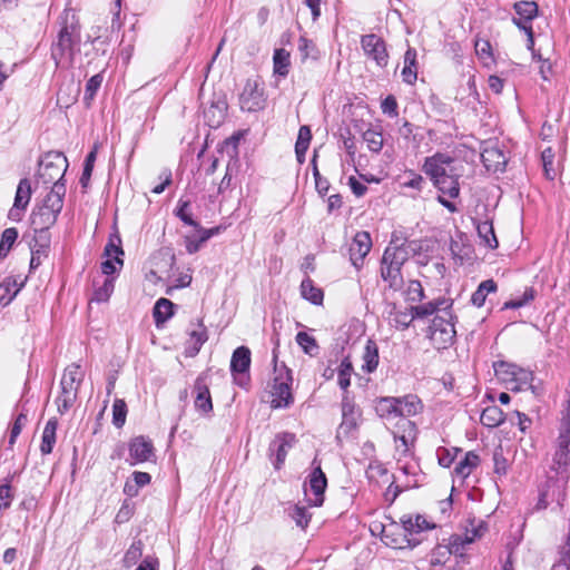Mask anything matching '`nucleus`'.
I'll use <instances>...</instances> for the list:
<instances>
[{"label":"nucleus","mask_w":570,"mask_h":570,"mask_svg":"<svg viewBox=\"0 0 570 570\" xmlns=\"http://www.w3.org/2000/svg\"><path fill=\"white\" fill-rule=\"evenodd\" d=\"M570 463V417L566 413L556 441V451L552 456L551 470L556 472L557 479L552 485L548 484L547 490L540 494L538 502L539 509H544L549 504V499L552 501H560L563 494L564 487L568 482V466Z\"/></svg>","instance_id":"nucleus-1"},{"label":"nucleus","mask_w":570,"mask_h":570,"mask_svg":"<svg viewBox=\"0 0 570 570\" xmlns=\"http://www.w3.org/2000/svg\"><path fill=\"white\" fill-rule=\"evenodd\" d=\"M424 173L431 178L442 195L456 198L460 194L459 177L455 160L449 155L438 153L428 157L423 165Z\"/></svg>","instance_id":"nucleus-2"},{"label":"nucleus","mask_w":570,"mask_h":570,"mask_svg":"<svg viewBox=\"0 0 570 570\" xmlns=\"http://www.w3.org/2000/svg\"><path fill=\"white\" fill-rule=\"evenodd\" d=\"M80 42L79 24L73 13L65 12L57 41L52 45L51 56L57 67H68L71 63L75 47Z\"/></svg>","instance_id":"nucleus-3"},{"label":"nucleus","mask_w":570,"mask_h":570,"mask_svg":"<svg viewBox=\"0 0 570 570\" xmlns=\"http://www.w3.org/2000/svg\"><path fill=\"white\" fill-rule=\"evenodd\" d=\"M495 376L511 391H522L530 386L532 373L508 362H498L493 365Z\"/></svg>","instance_id":"nucleus-4"},{"label":"nucleus","mask_w":570,"mask_h":570,"mask_svg":"<svg viewBox=\"0 0 570 570\" xmlns=\"http://www.w3.org/2000/svg\"><path fill=\"white\" fill-rule=\"evenodd\" d=\"M292 372L285 365L275 366V377L271 391V404L274 409L288 407L294 399L291 392Z\"/></svg>","instance_id":"nucleus-5"},{"label":"nucleus","mask_w":570,"mask_h":570,"mask_svg":"<svg viewBox=\"0 0 570 570\" xmlns=\"http://www.w3.org/2000/svg\"><path fill=\"white\" fill-rule=\"evenodd\" d=\"M266 100L264 81L259 77L247 79L239 94L240 109L248 112L263 110Z\"/></svg>","instance_id":"nucleus-6"},{"label":"nucleus","mask_w":570,"mask_h":570,"mask_svg":"<svg viewBox=\"0 0 570 570\" xmlns=\"http://www.w3.org/2000/svg\"><path fill=\"white\" fill-rule=\"evenodd\" d=\"M67 168V158L61 153L51 151L40 161L38 176L43 184L62 183Z\"/></svg>","instance_id":"nucleus-7"},{"label":"nucleus","mask_w":570,"mask_h":570,"mask_svg":"<svg viewBox=\"0 0 570 570\" xmlns=\"http://www.w3.org/2000/svg\"><path fill=\"white\" fill-rule=\"evenodd\" d=\"M361 48L366 59L373 61L377 68L384 69L389 65L390 55L385 40L376 33L361 37Z\"/></svg>","instance_id":"nucleus-8"},{"label":"nucleus","mask_w":570,"mask_h":570,"mask_svg":"<svg viewBox=\"0 0 570 570\" xmlns=\"http://www.w3.org/2000/svg\"><path fill=\"white\" fill-rule=\"evenodd\" d=\"M396 428L397 429L393 432V435L395 441V453L400 461L401 458H405L411 454V450L417 436V428L414 422L404 419L397 422Z\"/></svg>","instance_id":"nucleus-9"},{"label":"nucleus","mask_w":570,"mask_h":570,"mask_svg":"<svg viewBox=\"0 0 570 570\" xmlns=\"http://www.w3.org/2000/svg\"><path fill=\"white\" fill-rule=\"evenodd\" d=\"M455 336L454 324L449 312L444 315H436L430 326V338L438 346L443 348L451 344Z\"/></svg>","instance_id":"nucleus-10"},{"label":"nucleus","mask_w":570,"mask_h":570,"mask_svg":"<svg viewBox=\"0 0 570 570\" xmlns=\"http://www.w3.org/2000/svg\"><path fill=\"white\" fill-rule=\"evenodd\" d=\"M327 480L321 466H315L308 475V485L305 487V495L311 505L320 507L324 501V492Z\"/></svg>","instance_id":"nucleus-11"},{"label":"nucleus","mask_w":570,"mask_h":570,"mask_svg":"<svg viewBox=\"0 0 570 570\" xmlns=\"http://www.w3.org/2000/svg\"><path fill=\"white\" fill-rule=\"evenodd\" d=\"M487 531L485 524L480 521L478 525H473L472 529H468L464 535L454 534L449 539L446 548L451 551V554L463 557L466 547L481 538Z\"/></svg>","instance_id":"nucleus-12"},{"label":"nucleus","mask_w":570,"mask_h":570,"mask_svg":"<svg viewBox=\"0 0 570 570\" xmlns=\"http://www.w3.org/2000/svg\"><path fill=\"white\" fill-rule=\"evenodd\" d=\"M360 411L355 404L347 397L342 402V422L337 429L336 438L338 440L350 438L358 426Z\"/></svg>","instance_id":"nucleus-13"},{"label":"nucleus","mask_w":570,"mask_h":570,"mask_svg":"<svg viewBox=\"0 0 570 570\" xmlns=\"http://www.w3.org/2000/svg\"><path fill=\"white\" fill-rule=\"evenodd\" d=\"M250 366V351L246 346L237 347L230 360V372L235 382L244 386Z\"/></svg>","instance_id":"nucleus-14"},{"label":"nucleus","mask_w":570,"mask_h":570,"mask_svg":"<svg viewBox=\"0 0 570 570\" xmlns=\"http://www.w3.org/2000/svg\"><path fill=\"white\" fill-rule=\"evenodd\" d=\"M121 240L119 236L115 235L109 238L108 244L105 247V255L108 257L102 264L101 269L106 275H111L117 271L116 264L120 267L124 262L121 256L124 255V250L121 248Z\"/></svg>","instance_id":"nucleus-15"},{"label":"nucleus","mask_w":570,"mask_h":570,"mask_svg":"<svg viewBox=\"0 0 570 570\" xmlns=\"http://www.w3.org/2000/svg\"><path fill=\"white\" fill-rule=\"evenodd\" d=\"M31 198V184L24 178L18 184L14 203L12 208L9 210V218L14 222H19L22 218V214L26 210Z\"/></svg>","instance_id":"nucleus-16"},{"label":"nucleus","mask_w":570,"mask_h":570,"mask_svg":"<svg viewBox=\"0 0 570 570\" xmlns=\"http://www.w3.org/2000/svg\"><path fill=\"white\" fill-rule=\"evenodd\" d=\"M154 455L153 443L144 436H136L129 443V459L130 465H136L149 461Z\"/></svg>","instance_id":"nucleus-17"},{"label":"nucleus","mask_w":570,"mask_h":570,"mask_svg":"<svg viewBox=\"0 0 570 570\" xmlns=\"http://www.w3.org/2000/svg\"><path fill=\"white\" fill-rule=\"evenodd\" d=\"M372 247V239L367 232H358L354 236L350 245V258L352 264L358 268L364 257L368 254Z\"/></svg>","instance_id":"nucleus-18"},{"label":"nucleus","mask_w":570,"mask_h":570,"mask_svg":"<svg viewBox=\"0 0 570 570\" xmlns=\"http://www.w3.org/2000/svg\"><path fill=\"white\" fill-rule=\"evenodd\" d=\"M482 161L489 171H503L508 158L503 150L495 144L485 146L481 153Z\"/></svg>","instance_id":"nucleus-19"},{"label":"nucleus","mask_w":570,"mask_h":570,"mask_svg":"<svg viewBox=\"0 0 570 570\" xmlns=\"http://www.w3.org/2000/svg\"><path fill=\"white\" fill-rule=\"evenodd\" d=\"M384 315L389 323L397 330H405L415 318L413 306L404 309L399 308L395 304H387Z\"/></svg>","instance_id":"nucleus-20"},{"label":"nucleus","mask_w":570,"mask_h":570,"mask_svg":"<svg viewBox=\"0 0 570 570\" xmlns=\"http://www.w3.org/2000/svg\"><path fill=\"white\" fill-rule=\"evenodd\" d=\"M295 443V435L291 433H284L282 435L276 436V439L271 443L269 451L276 454V460L274 465L276 469H279L284 463L287 450L293 446Z\"/></svg>","instance_id":"nucleus-21"},{"label":"nucleus","mask_w":570,"mask_h":570,"mask_svg":"<svg viewBox=\"0 0 570 570\" xmlns=\"http://www.w3.org/2000/svg\"><path fill=\"white\" fill-rule=\"evenodd\" d=\"M480 464V456L474 451H469L456 463L453 475L461 481L465 480Z\"/></svg>","instance_id":"nucleus-22"},{"label":"nucleus","mask_w":570,"mask_h":570,"mask_svg":"<svg viewBox=\"0 0 570 570\" xmlns=\"http://www.w3.org/2000/svg\"><path fill=\"white\" fill-rule=\"evenodd\" d=\"M24 283L26 278L18 282L16 277H6L0 283V305H9L12 302V299L17 296V294L21 291V288L24 286Z\"/></svg>","instance_id":"nucleus-23"},{"label":"nucleus","mask_w":570,"mask_h":570,"mask_svg":"<svg viewBox=\"0 0 570 570\" xmlns=\"http://www.w3.org/2000/svg\"><path fill=\"white\" fill-rule=\"evenodd\" d=\"M57 217L52 210L41 205L32 212L31 226L35 232H45L56 223Z\"/></svg>","instance_id":"nucleus-24"},{"label":"nucleus","mask_w":570,"mask_h":570,"mask_svg":"<svg viewBox=\"0 0 570 570\" xmlns=\"http://www.w3.org/2000/svg\"><path fill=\"white\" fill-rule=\"evenodd\" d=\"M66 195V186L63 183L56 181L51 187L50 193L46 196L42 206L52 210L56 215L62 209L63 197Z\"/></svg>","instance_id":"nucleus-25"},{"label":"nucleus","mask_w":570,"mask_h":570,"mask_svg":"<svg viewBox=\"0 0 570 570\" xmlns=\"http://www.w3.org/2000/svg\"><path fill=\"white\" fill-rule=\"evenodd\" d=\"M399 399V404H397V407H399V417L401 420H406V417L409 416H414L419 413L422 412L423 410V404L421 402V400L416 396V395H405L403 397H397Z\"/></svg>","instance_id":"nucleus-26"},{"label":"nucleus","mask_w":570,"mask_h":570,"mask_svg":"<svg viewBox=\"0 0 570 570\" xmlns=\"http://www.w3.org/2000/svg\"><path fill=\"white\" fill-rule=\"evenodd\" d=\"M195 409L203 414H208L213 410L212 396L207 385L200 379L195 383Z\"/></svg>","instance_id":"nucleus-27"},{"label":"nucleus","mask_w":570,"mask_h":570,"mask_svg":"<svg viewBox=\"0 0 570 570\" xmlns=\"http://www.w3.org/2000/svg\"><path fill=\"white\" fill-rule=\"evenodd\" d=\"M399 399L397 397H382L377 401L375 410L380 417L385 421H392L399 417Z\"/></svg>","instance_id":"nucleus-28"},{"label":"nucleus","mask_w":570,"mask_h":570,"mask_svg":"<svg viewBox=\"0 0 570 570\" xmlns=\"http://www.w3.org/2000/svg\"><path fill=\"white\" fill-rule=\"evenodd\" d=\"M452 302L448 298H438L433 302H429L419 306H413L415 317H425L432 315L435 312H448Z\"/></svg>","instance_id":"nucleus-29"},{"label":"nucleus","mask_w":570,"mask_h":570,"mask_svg":"<svg viewBox=\"0 0 570 570\" xmlns=\"http://www.w3.org/2000/svg\"><path fill=\"white\" fill-rule=\"evenodd\" d=\"M403 81L412 85L417 78L416 50L409 48L404 53V67L401 71Z\"/></svg>","instance_id":"nucleus-30"},{"label":"nucleus","mask_w":570,"mask_h":570,"mask_svg":"<svg viewBox=\"0 0 570 570\" xmlns=\"http://www.w3.org/2000/svg\"><path fill=\"white\" fill-rule=\"evenodd\" d=\"M131 479H128L124 487V492L130 498L138 495L139 489L149 484L151 481V476L147 472L135 471L131 475Z\"/></svg>","instance_id":"nucleus-31"},{"label":"nucleus","mask_w":570,"mask_h":570,"mask_svg":"<svg viewBox=\"0 0 570 570\" xmlns=\"http://www.w3.org/2000/svg\"><path fill=\"white\" fill-rule=\"evenodd\" d=\"M207 341V332L206 328L202 323H198L196 328L190 331L189 333V340L187 342V350L186 353L188 356H195L202 345Z\"/></svg>","instance_id":"nucleus-32"},{"label":"nucleus","mask_w":570,"mask_h":570,"mask_svg":"<svg viewBox=\"0 0 570 570\" xmlns=\"http://www.w3.org/2000/svg\"><path fill=\"white\" fill-rule=\"evenodd\" d=\"M82 380H83V373L81 371L80 365L71 364L65 370V373H63L61 382H60V386L75 389L76 391H78Z\"/></svg>","instance_id":"nucleus-33"},{"label":"nucleus","mask_w":570,"mask_h":570,"mask_svg":"<svg viewBox=\"0 0 570 570\" xmlns=\"http://www.w3.org/2000/svg\"><path fill=\"white\" fill-rule=\"evenodd\" d=\"M400 266L393 264H383L381 267V275L385 282L389 283L390 287L397 291L403 286V277L401 274Z\"/></svg>","instance_id":"nucleus-34"},{"label":"nucleus","mask_w":570,"mask_h":570,"mask_svg":"<svg viewBox=\"0 0 570 570\" xmlns=\"http://www.w3.org/2000/svg\"><path fill=\"white\" fill-rule=\"evenodd\" d=\"M57 426L58 422L55 419H50L45 425L40 445V451L45 455L50 454L52 452L53 445L56 443Z\"/></svg>","instance_id":"nucleus-35"},{"label":"nucleus","mask_w":570,"mask_h":570,"mask_svg":"<svg viewBox=\"0 0 570 570\" xmlns=\"http://www.w3.org/2000/svg\"><path fill=\"white\" fill-rule=\"evenodd\" d=\"M273 70L275 75L286 77L289 72L291 66L289 52L283 48L275 49L273 55Z\"/></svg>","instance_id":"nucleus-36"},{"label":"nucleus","mask_w":570,"mask_h":570,"mask_svg":"<svg viewBox=\"0 0 570 570\" xmlns=\"http://www.w3.org/2000/svg\"><path fill=\"white\" fill-rule=\"evenodd\" d=\"M362 358H363V365H362L363 371H365L367 373H372L376 370V367L379 365V350H377L375 342H373L371 340L367 341Z\"/></svg>","instance_id":"nucleus-37"},{"label":"nucleus","mask_w":570,"mask_h":570,"mask_svg":"<svg viewBox=\"0 0 570 570\" xmlns=\"http://www.w3.org/2000/svg\"><path fill=\"white\" fill-rule=\"evenodd\" d=\"M480 421L484 426L497 428L503 423L504 413L499 406L491 405L482 411Z\"/></svg>","instance_id":"nucleus-38"},{"label":"nucleus","mask_w":570,"mask_h":570,"mask_svg":"<svg viewBox=\"0 0 570 570\" xmlns=\"http://www.w3.org/2000/svg\"><path fill=\"white\" fill-rule=\"evenodd\" d=\"M301 295L306 301L320 305L323 302V292L316 287L311 278H305L301 283Z\"/></svg>","instance_id":"nucleus-39"},{"label":"nucleus","mask_w":570,"mask_h":570,"mask_svg":"<svg viewBox=\"0 0 570 570\" xmlns=\"http://www.w3.org/2000/svg\"><path fill=\"white\" fill-rule=\"evenodd\" d=\"M312 138L311 129L308 126H302L298 130L297 140L295 144V153L298 163H303L305 160V154L308 149L309 141Z\"/></svg>","instance_id":"nucleus-40"},{"label":"nucleus","mask_w":570,"mask_h":570,"mask_svg":"<svg viewBox=\"0 0 570 570\" xmlns=\"http://www.w3.org/2000/svg\"><path fill=\"white\" fill-rule=\"evenodd\" d=\"M475 53L481 60L482 65L490 68L494 65V57L492 53V47L487 39H476L474 43Z\"/></svg>","instance_id":"nucleus-41"},{"label":"nucleus","mask_w":570,"mask_h":570,"mask_svg":"<svg viewBox=\"0 0 570 570\" xmlns=\"http://www.w3.org/2000/svg\"><path fill=\"white\" fill-rule=\"evenodd\" d=\"M403 528L410 534L419 533L423 530L434 528V524H431L424 517L415 515V517H405L402 519Z\"/></svg>","instance_id":"nucleus-42"},{"label":"nucleus","mask_w":570,"mask_h":570,"mask_svg":"<svg viewBox=\"0 0 570 570\" xmlns=\"http://www.w3.org/2000/svg\"><path fill=\"white\" fill-rule=\"evenodd\" d=\"M497 291V284L493 279L483 281L476 291L472 294L471 302L473 305L481 307L485 303L489 293Z\"/></svg>","instance_id":"nucleus-43"},{"label":"nucleus","mask_w":570,"mask_h":570,"mask_svg":"<svg viewBox=\"0 0 570 570\" xmlns=\"http://www.w3.org/2000/svg\"><path fill=\"white\" fill-rule=\"evenodd\" d=\"M174 304L167 298H159L154 307V317L156 325L166 322L173 315Z\"/></svg>","instance_id":"nucleus-44"},{"label":"nucleus","mask_w":570,"mask_h":570,"mask_svg":"<svg viewBox=\"0 0 570 570\" xmlns=\"http://www.w3.org/2000/svg\"><path fill=\"white\" fill-rule=\"evenodd\" d=\"M383 264H393L402 267L407 261V252L403 247H387L383 254Z\"/></svg>","instance_id":"nucleus-45"},{"label":"nucleus","mask_w":570,"mask_h":570,"mask_svg":"<svg viewBox=\"0 0 570 570\" xmlns=\"http://www.w3.org/2000/svg\"><path fill=\"white\" fill-rule=\"evenodd\" d=\"M77 395L78 391L75 389L61 387V392L56 399L58 412L61 414L67 412L77 400Z\"/></svg>","instance_id":"nucleus-46"},{"label":"nucleus","mask_w":570,"mask_h":570,"mask_svg":"<svg viewBox=\"0 0 570 570\" xmlns=\"http://www.w3.org/2000/svg\"><path fill=\"white\" fill-rule=\"evenodd\" d=\"M513 8L525 22H531L538 16V4L534 1H519L514 3Z\"/></svg>","instance_id":"nucleus-47"},{"label":"nucleus","mask_w":570,"mask_h":570,"mask_svg":"<svg viewBox=\"0 0 570 570\" xmlns=\"http://www.w3.org/2000/svg\"><path fill=\"white\" fill-rule=\"evenodd\" d=\"M478 234L483 240L484 245L491 249L498 247L499 243L494 234V229L491 223L483 222L478 225Z\"/></svg>","instance_id":"nucleus-48"},{"label":"nucleus","mask_w":570,"mask_h":570,"mask_svg":"<svg viewBox=\"0 0 570 570\" xmlns=\"http://www.w3.org/2000/svg\"><path fill=\"white\" fill-rule=\"evenodd\" d=\"M296 343L308 355L315 356L318 353V344L316 340L306 332H298L296 335Z\"/></svg>","instance_id":"nucleus-49"},{"label":"nucleus","mask_w":570,"mask_h":570,"mask_svg":"<svg viewBox=\"0 0 570 570\" xmlns=\"http://www.w3.org/2000/svg\"><path fill=\"white\" fill-rule=\"evenodd\" d=\"M363 140L366 142L367 148L373 153H380L383 147L382 132L374 129H367L363 134Z\"/></svg>","instance_id":"nucleus-50"},{"label":"nucleus","mask_w":570,"mask_h":570,"mask_svg":"<svg viewBox=\"0 0 570 570\" xmlns=\"http://www.w3.org/2000/svg\"><path fill=\"white\" fill-rule=\"evenodd\" d=\"M17 237L18 232L16 228H7L3 230L0 240V258H4L8 255Z\"/></svg>","instance_id":"nucleus-51"},{"label":"nucleus","mask_w":570,"mask_h":570,"mask_svg":"<svg viewBox=\"0 0 570 570\" xmlns=\"http://www.w3.org/2000/svg\"><path fill=\"white\" fill-rule=\"evenodd\" d=\"M352 372V363L348 358H344L338 366L337 373V382L341 389L346 390L350 386Z\"/></svg>","instance_id":"nucleus-52"},{"label":"nucleus","mask_w":570,"mask_h":570,"mask_svg":"<svg viewBox=\"0 0 570 570\" xmlns=\"http://www.w3.org/2000/svg\"><path fill=\"white\" fill-rule=\"evenodd\" d=\"M102 77L100 75L92 76L86 83L83 101L87 106H90L96 92L100 88Z\"/></svg>","instance_id":"nucleus-53"},{"label":"nucleus","mask_w":570,"mask_h":570,"mask_svg":"<svg viewBox=\"0 0 570 570\" xmlns=\"http://www.w3.org/2000/svg\"><path fill=\"white\" fill-rule=\"evenodd\" d=\"M127 415V405L122 400H116L112 405V423L117 428H121L125 424Z\"/></svg>","instance_id":"nucleus-54"},{"label":"nucleus","mask_w":570,"mask_h":570,"mask_svg":"<svg viewBox=\"0 0 570 570\" xmlns=\"http://www.w3.org/2000/svg\"><path fill=\"white\" fill-rule=\"evenodd\" d=\"M451 557V551L446 548V544H438L431 552L430 562L432 566L444 564Z\"/></svg>","instance_id":"nucleus-55"},{"label":"nucleus","mask_w":570,"mask_h":570,"mask_svg":"<svg viewBox=\"0 0 570 570\" xmlns=\"http://www.w3.org/2000/svg\"><path fill=\"white\" fill-rule=\"evenodd\" d=\"M459 452H461V451L456 448H454L452 450L446 449V448H439L436 450V456H438L439 464L443 468H449L455 460L456 454Z\"/></svg>","instance_id":"nucleus-56"},{"label":"nucleus","mask_w":570,"mask_h":570,"mask_svg":"<svg viewBox=\"0 0 570 570\" xmlns=\"http://www.w3.org/2000/svg\"><path fill=\"white\" fill-rule=\"evenodd\" d=\"M114 279L106 278L104 284L95 291L94 299L96 302H107L114 292Z\"/></svg>","instance_id":"nucleus-57"},{"label":"nucleus","mask_w":570,"mask_h":570,"mask_svg":"<svg viewBox=\"0 0 570 570\" xmlns=\"http://www.w3.org/2000/svg\"><path fill=\"white\" fill-rule=\"evenodd\" d=\"M291 517L295 521L296 525L301 528H306L311 520V514L308 513L307 509L301 505L293 507L291 510Z\"/></svg>","instance_id":"nucleus-58"},{"label":"nucleus","mask_w":570,"mask_h":570,"mask_svg":"<svg viewBox=\"0 0 570 570\" xmlns=\"http://www.w3.org/2000/svg\"><path fill=\"white\" fill-rule=\"evenodd\" d=\"M96 156H97L96 150H92L86 157L85 166H83V171H82V175L80 177V184L82 185V187H87V185H88V183L90 180V177H91V174H92V169H94V165H95V161H96Z\"/></svg>","instance_id":"nucleus-59"},{"label":"nucleus","mask_w":570,"mask_h":570,"mask_svg":"<svg viewBox=\"0 0 570 570\" xmlns=\"http://www.w3.org/2000/svg\"><path fill=\"white\" fill-rule=\"evenodd\" d=\"M142 554V543L141 541H135L127 550L124 561L127 567H131L137 562V560Z\"/></svg>","instance_id":"nucleus-60"},{"label":"nucleus","mask_w":570,"mask_h":570,"mask_svg":"<svg viewBox=\"0 0 570 570\" xmlns=\"http://www.w3.org/2000/svg\"><path fill=\"white\" fill-rule=\"evenodd\" d=\"M298 51L303 60L317 57L315 45L305 37H301L298 40Z\"/></svg>","instance_id":"nucleus-61"},{"label":"nucleus","mask_w":570,"mask_h":570,"mask_svg":"<svg viewBox=\"0 0 570 570\" xmlns=\"http://www.w3.org/2000/svg\"><path fill=\"white\" fill-rule=\"evenodd\" d=\"M534 298V291L527 288L520 298H512L504 303V308H520Z\"/></svg>","instance_id":"nucleus-62"},{"label":"nucleus","mask_w":570,"mask_h":570,"mask_svg":"<svg viewBox=\"0 0 570 570\" xmlns=\"http://www.w3.org/2000/svg\"><path fill=\"white\" fill-rule=\"evenodd\" d=\"M512 22L520 29L523 30L528 37V49L532 50L534 46L533 30L530 22H525L521 17L512 18Z\"/></svg>","instance_id":"nucleus-63"},{"label":"nucleus","mask_w":570,"mask_h":570,"mask_svg":"<svg viewBox=\"0 0 570 570\" xmlns=\"http://www.w3.org/2000/svg\"><path fill=\"white\" fill-rule=\"evenodd\" d=\"M407 299L411 302L421 301L423 297V288L419 281H411L406 291Z\"/></svg>","instance_id":"nucleus-64"}]
</instances>
